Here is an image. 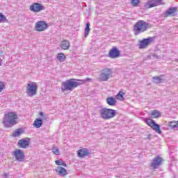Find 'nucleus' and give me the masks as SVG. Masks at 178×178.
Returning a JSON list of instances; mask_svg holds the SVG:
<instances>
[{"mask_svg":"<svg viewBox=\"0 0 178 178\" xmlns=\"http://www.w3.org/2000/svg\"><path fill=\"white\" fill-rule=\"evenodd\" d=\"M91 80H92L91 78H87L86 80L74 79H69L67 81L62 83L61 90L63 92H65V91H73V89L77 88L79 86L85 84L86 81H91Z\"/></svg>","mask_w":178,"mask_h":178,"instance_id":"f257e3e1","label":"nucleus"},{"mask_svg":"<svg viewBox=\"0 0 178 178\" xmlns=\"http://www.w3.org/2000/svg\"><path fill=\"white\" fill-rule=\"evenodd\" d=\"M149 29V24L144 20H139L134 25V32L135 35H138L140 33H144Z\"/></svg>","mask_w":178,"mask_h":178,"instance_id":"f03ea898","label":"nucleus"},{"mask_svg":"<svg viewBox=\"0 0 178 178\" xmlns=\"http://www.w3.org/2000/svg\"><path fill=\"white\" fill-rule=\"evenodd\" d=\"M16 120H17L16 113H8L4 115L3 124L5 127H10V126L16 124Z\"/></svg>","mask_w":178,"mask_h":178,"instance_id":"7ed1b4c3","label":"nucleus"},{"mask_svg":"<svg viewBox=\"0 0 178 178\" xmlns=\"http://www.w3.org/2000/svg\"><path fill=\"white\" fill-rule=\"evenodd\" d=\"M99 112L100 117L104 120H109V119H113L116 116V111L112 108H103Z\"/></svg>","mask_w":178,"mask_h":178,"instance_id":"20e7f679","label":"nucleus"},{"mask_svg":"<svg viewBox=\"0 0 178 178\" xmlns=\"http://www.w3.org/2000/svg\"><path fill=\"white\" fill-rule=\"evenodd\" d=\"M143 121L149 127H150V129L154 130L156 133H158V134H162L161 126L156 124V122H155V120H152V118H144Z\"/></svg>","mask_w":178,"mask_h":178,"instance_id":"39448f33","label":"nucleus"},{"mask_svg":"<svg viewBox=\"0 0 178 178\" xmlns=\"http://www.w3.org/2000/svg\"><path fill=\"white\" fill-rule=\"evenodd\" d=\"M38 89V86L37 83L29 81L26 86V94L29 97H34L37 94V90Z\"/></svg>","mask_w":178,"mask_h":178,"instance_id":"423d86ee","label":"nucleus"},{"mask_svg":"<svg viewBox=\"0 0 178 178\" xmlns=\"http://www.w3.org/2000/svg\"><path fill=\"white\" fill-rule=\"evenodd\" d=\"M112 76V70L109 68H105L102 70L101 74L99 77V81H108Z\"/></svg>","mask_w":178,"mask_h":178,"instance_id":"0eeeda50","label":"nucleus"},{"mask_svg":"<svg viewBox=\"0 0 178 178\" xmlns=\"http://www.w3.org/2000/svg\"><path fill=\"white\" fill-rule=\"evenodd\" d=\"M35 29L36 31H45L48 29V24L45 21H39L35 24Z\"/></svg>","mask_w":178,"mask_h":178,"instance_id":"6e6552de","label":"nucleus"},{"mask_svg":"<svg viewBox=\"0 0 178 178\" xmlns=\"http://www.w3.org/2000/svg\"><path fill=\"white\" fill-rule=\"evenodd\" d=\"M162 4V0H147V2L145 4V8L146 9H151V8H155V6H159V5Z\"/></svg>","mask_w":178,"mask_h":178,"instance_id":"1a4fd4ad","label":"nucleus"},{"mask_svg":"<svg viewBox=\"0 0 178 178\" xmlns=\"http://www.w3.org/2000/svg\"><path fill=\"white\" fill-rule=\"evenodd\" d=\"M108 56L111 59H116V58H119V56H120V51L118 49V47H113L109 50Z\"/></svg>","mask_w":178,"mask_h":178,"instance_id":"9d476101","label":"nucleus"},{"mask_svg":"<svg viewBox=\"0 0 178 178\" xmlns=\"http://www.w3.org/2000/svg\"><path fill=\"white\" fill-rule=\"evenodd\" d=\"M29 9L31 12L37 13L38 12H41V10H44V6L40 3H35L31 5Z\"/></svg>","mask_w":178,"mask_h":178,"instance_id":"9b49d317","label":"nucleus"},{"mask_svg":"<svg viewBox=\"0 0 178 178\" xmlns=\"http://www.w3.org/2000/svg\"><path fill=\"white\" fill-rule=\"evenodd\" d=\"M163 159H162V158H161V156H156L152 163H151V166L152 168H153V169H158V168H159V166H161V165H162V162H163Z\"/></svg>","mask_w":178,"mask_h":178,"instance_id":"f8f14e48","label":"nucleus"},{"mask_svg":"<svg viewBox=\"0 0 178 178\" xmlns=\"http://www.w3.org/2000/svg\"><path fill=\"white\" fill-rule=\"evenodd\" d=\"M152 42V38H148L146 39H143L139 42V49H145Z\"/></svg>","mask_w":178,"mask_h":178,"instance_id":"ddd939ff","label":"nucleus"},{"mask_svg":"<svg viewBox=\"0 0 178 178\" xmlns=\"http://www.w3.org/2000/svg\"><path fill=\"white\" fill-rule=\"evenodd\" d=\"M14 156L17 161H24V152L23 151L17 149L14 152Z\"/></svg>","mask_w":178,"mask_h":178,"instance_id":"4468645a","label":"nucleus"},{"mask_svg":"<svg viewBox=\"0 0 178 178\" xmlns=\"http://www.w3.org/2000/svg\"><path fill=\"white\" fill-rule=\"evenodd\" d=\"M90 152H88V149H81L77 151V155L79 158H84L85 156H88L90 155Z\"/></svg>","mask_w":178,"mask_h":178,"instance_id":"2eb2a0df","label":"nucleus"},{"mask_svg":"<svg viewBox=\"0 0 178 178\" xmlns=\"http://www.w3.org/2000/svg\"><path fill=\"white\" fill-rule=\"evenodd\" d=\"M149 116L152 119H158V118L162 116V113L158 110H153L150 111Z\"/></svg>","mask_w":178,"mask_h":178,"instance_id":"dca6fc26","label":"nucleus"},{"mask_svg":"<svg viewBox=\"0 0 178 178\" xmlns=\"http://www.w3.org/2000/svg\"><path fill=\"white\" fill-rule=\"evenodd\" d=\"M176 12H177V8H170L165 13V17H169V16H175V15H176Z\"/></svg>","mask_w":178,"mask_h":178,"instance_id":"f3484780","label":"nucleus"},{"mask_svg":"<svg viewBox=\"0 0 178 178\" xmlns=\"http://www.w3.org/2000/svg\"><path fill=\"white\" fill-rule=\"evenodd\" d=\"M60 47L61 49L65 51L66 49H69V48H70V42L67 40H64L61 42Z\"/></svg>","mask_w":178,"mask_h":178,"instance_id":"a211bd4d","label":"nucleus"},{"mask_svg":"<svg viewBox=\"0 0 178 178\" xmlns=\"http://www.w3.org/2000/svg\"><path fill=\"white\" fill-rule=\"evenodd\" d=\"M18 145H19V148H27L30 145V141L21 139L18 141Z\"/></svg>","mask_w":178,"mask_h":178,"instance_id":"6ab92c4d","label":"nucleus"},{"mask_svg":"<svg viewBox=\"0 0 178 178\" xmlns=\"http://www.w3.org/2000/svg\"><path fill=\"white\" fill-rule=\"evenodd\" d=\"M56 172L60 175V176H66L67 175V170L63 167L58 166L56 168Z\"/></svg>","mask_w":178,"mask_h":178,"instance_id":"aec40b11","label":"nucleus"},{"mask_svg":"<svg viewBox=\"0 0 178 178\" xmlns=\"http://www.w3.org/2000/svg\"><path fill=\"white\" fill-rule=\"evenodd\" d=\"M106 102L110 106H115L116 105V98L113 97H108L106 98Z\"/></svg>","mask_w":178,"mask_h":178,"instance_id":"412c9836","label":"nucleus"},{"mask_svg":"<svg viewBox=\"0 0 178 178\" xmlns=\"http://www.w3.org/2000/svg\"><path fill=\"white\" fill-rule=\"evenodd\" d=\"M124 95H126L124 92L120 91L115 96V99H118V101H124Z\"/></svg>","mask_w":178,"mask_h":178,"instance_id":"4be33fe9","label":"nucleus"},{"mask_svg":"<svg viewBox=\"0 0 178 178\" xmlns=\"http://www.w3.org/2000/svg\"><path fill=\"white\" fill-rule=\"evenodd\" d=\"M42 126V120L41 119H36L33 122V127L36 129H40Z\"/></svg>","mask_w":178,"mask_h":178,"instance_id":"5701e85b","label":"nucleus"},{"mask_svg":"<svg viewBox=\"0 0 178 178\" xmlns=\"http://www.w3.org/2000/svg\"><path fill=\"white\" fill-rule=\"evenodd\" d=\"M24 131L22 129H18L15 131L13 132V137H19V136H22Z\"/></svg>","mask_w":178,"mask_h":178,"instance_id":"b1692460","label":"nucleus"},{"mask_svg":"<svg viewBox=\"0 0 178 178\" xmlns=\"http://www.w3.org/2000/svg\"><path fill=\"white\" fill-rule=\"evenodd\" d=\"M55 163L58 166H64V168H66V166H67V165L65 162H63V160L62 159L56 160L55 161Z\"/></svg>","mask_w":178,"mask_h":178,"instance_id":"393cba45","label":"nucleus"},{"mask_svg":"<svg viewBox=\"0 0 178 178\" xmlns=\"http://www.w3.org/2000/svg\"><path fill=\"white\" fill-rule=\"evenodd\" d=\"M57 59H58L60 62H63L65 59H66V56L63 53H59L57 55Z\"/></svg>","mask_w":178,"mask_h":178,"instance_id":"a878e982","label":"nucleus"},{"mask_svg":"<svg viewBox=\"0 0 178 178\" xmlns=\"http://www.w3.org/2000/svg\"><path fill=\"white\" fill-rule=\"evenodd\" d=\"M51 151H52L53 154H54V155H60V153L59 152V149H58L56 146H53L51 147Z\"/></svg>","mask_w":178,"mask_h":178,"instance_id":"bb28decb","label":"nucleus"},{"mask_svg":"<svg viewBox=\"0 0 178 178\" xmlns=\"http://www.w3.org/2000/svg\"><path fill=\"white\" fill-rule=\"evenodd\" d=\"M131 4L132 6L137 8L140 5V0H131Z\"/></svg>","mask_w":178,"mask_h":178,"instance_id":"cd10ccee","label":"nucleus"},{"mask_svg":"<svg viewBox=\"0 0 178 178\" xmlns=\"http://www.w3.org/2000/svg\"><path fill=\"white\" fill-rule=\"evenodd\" d=\"M88 33H90V23L86 24V27L85 29V37L88 35Z\"/></svg>","mask_w":178,"mask_h":178,"instance_id":"c85d7f7f","label":"nucleus"},{"mask_svg":"<svg viewBox=\"0 0 178 178\" xmlns=\"http://www.w3.org/2000/svg\"><path fill=\"white\" fill-rule=\"evenodd\" d=\"M7 21L8 19H6V17L5 15H3V14L0 13V23Z\"/></svg>","mask_w":178,"mask_h":178,"instance_id":"c756f323","label":"nucleus"},{"mask_svg":"<svg viewBox=\"0 0 178 178\" xmlns=\"http://www.w3.org/2000/svg\"><path fill=\"white\" fill-rule=\"evenodd\" d=\"M153 80H155V83H162V78L161 76H154L153 77Z\"/></svg>","mask_w":178,"mask_h":178,"instance_id":"7c9ffc66","label":"nucleus"},{"mask_svg":"<svg viewBox=\"0 0 178 178\" xmlns=\"http://www.w3.org/2000/svg\"><path fill=\"white\" fill-rule=\"evenodd\" d=\"M3 88H5V84H3V82H0V92L3 91Z\"/></svg>","mask_w":178,"mask_h":178,"instance_id":"2f4dec72","label":"nucleus"},{"mask_svg":"<svg viewBox=\"0 0 178 178\" xmlns=\"http://www.w3.org/2000/svg\"><path fill=\"white\" fill-rule=\"evenodd\" d=\"M39 115H40V116H41V117L42 118V116H44V113L40 112V113H39Z\"/></svg>","mask_w":178,"mask_h":178,"instance_id":"473e14b6","label":"nucleus"},{"mask_svg":"<svg viewBox=\"0 0 178 178\" xmlns=\"http://www.w3.org/2000/svg\"><path fill=\"white\" fill-rule=\"evenodd\" d=\"M4 176H5V177H8V174L4 173Z\"/></svg>","mask_w":178,"mask_h":178,"instance_id":"72a5a7b5","label":"nucleus"}]
</instances>
